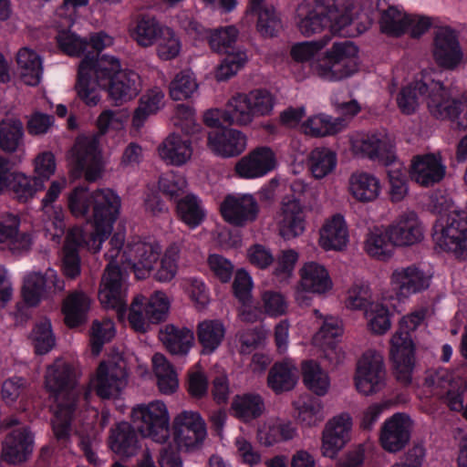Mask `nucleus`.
Segmentation results:
<instances>
[{
    "mask_svg": "<svg viewBox=\"0 0 467 467\" xmlns=\"http://www.w3.org/2000/svg\"><path fill=\"white\" fill-rule=\"evenodd\" d=\"M207 146L217 156L233 158L245 150L247 138L242 131L226 127L210 131Z\"/></svg>",
    "mask_w": 467,
    "mask_h": 467,
    "instance_id": "obj_23",
    "label": "nucleus"
},
{
    "mask_svg": "<svg viewBox=\"0 0 467 467\" xmlns=\"http://www.w3.org/2000/svg\"><path fill=\"white\" fill-rule=\"evenodd\" d=\"M224 122L227 126H246L254 119L246 93L233 96L225 106Z\"/></svg>",
    "mask_w": 467,
    "mask_h": 467,
    "instance_id": "obj_44",
    "label": "nucleus"
},
{
    "mask_svg": "<svg viewBox=\"0 0 467 467\" xmlns=\"http://www.w3.org/2000/svg\"><path fill=\"white\" fill-rule=\"evenodd\" d=\"M412 421L405 413H395L385 420L380 429L379 441L389 452L400 451L409 443Z\"/></svg>",
    "mask_w": 467,
    "mask_h": 467,
    "instance_id": "obj_18",
    "label": "nucleus"
},
{
    "mask_svg": "<svg viewBox=\"0 0 467 467\" xmlns=\"http://www.w3.org/2000/svg\"><path fill=\"white\" fill-rule=\"evenodd\" d=\"M429 111L436 119L450 120L454 130L467 129V99L451 98L442 84H434Z\"/></svg>",
    "mask_w": 467,
    "mask_h": 467,
    "instance_id": "obj_10",
    "label": "nucleus"
},
{
    "mask_svg": "<svg viewBox=\"0 0 467 467\" xmlns=\"http://www.w3.org/2000/svg\"><path fill=\"white\" fill-rule=\"evenodd\" d=\"M72 172L75 177L84 173L88 182H95L101 177L102 161L98 144L94 140H78L72 148Z\"/></svg>",
    "mask_w": 467,
    "mask_h": 467,
    "instance_id": "obj_15",
    "label": "nucleus"
},
{
    "mask_svg": "<svg viewBox=\"0 0 467 467\" xmlns=\"http://www.w3.org/2000/svg\"><path fill=\"white\" fill-rule=\"evenodd\" d=\"M297 372L292 360L275 362L268 371L267 385L276 394L292 390L297 383Z\"/></svg>",
    "mask_w": 467,
    "mask_h": 467,
    "instance_id": "obj_35",
    "label": "nucleus"
},
{
    "mask_svg": "<svg viewBox=\"0 0 467 467\" xmlns=\"http://www.w3.org/2000/svg\"><path fill=\"white\" fill-rule=\"evenodd\" d=\"M434 84L441 83L434 80H431L430 83L416 81L402 88L397 98L400 111L406 115H410L416 111L420 103L425 100L429 108V102L434 93Z\"/></svg>",
    "mask_w": 467,
    "mask_h": 467,
    "instance_id": "obj_31",
    "label": "nucleus"
},
{
    "mask_svg": "<svg viewBox=\"0 0 467 467\" xmlns=\"http://www.w3.org/2000/svg\"><path fill=\"white\" fill-rule=\"evenodd\" d=\"M156 41L157 54L161 59L171 60L179 55L181 43L171 28L164 27Z\"/></svg>",
    "mask_w": 467,
    "mask_h": 467,
    "instance_id": "obj_62",
    "label": "nucleus"
},
{
    "mask_svg": "<svg viewBox=\"0 0 467 467\" xmlns=\"http://www.w3.org/2000/svg\"><path fill=\"white\" fill-rule=\"evenodd\" d=\"M446 166L440 153L414 156L410 165L411 180L423 187H431L443 180Z\"/></svg>",
    "mask_w": 467,
    "mask_h": 467,
    "instance_id": "obj_22",
    "label": "nucleus"
},
{
    "mask_svg": "<svg viewBox=\"0 0 467 467\" xmlns=\"http://www.w3.org/2000/svg\"><path fill=\"white\" fill-rule=\"evenodd\" d=\"M391 244L389 238L385 231L375 228L370 231L365 242V249L367 253L379 259H386L390 256Z\"/></svg>",
    "mask_w": 467,
    "mask_h": 467,
    "instance_id": "obj_57",
    "label": "nucleus"
},
{
    "mask_svg": "<svg viewBox=\"0 0 467 467\" xmlns=\"http://www.w3.org/2000/svg\"><path fill=\"white\" fill-rule=\"evenodd\" d=\"M348 242V231L340 214H336L320 230L319 244L325 250H343Z\"/></svg>",
    "mask_w": 467,
    "mask_h": 467,
    "instance_id": "obj_38",
    "label": "nucleus"
},
{
    "mask_svg": "<svg viewBox=\"0 0 467 467\" xmlns=\"http://www.w3.org/2000/svg\"><path fill=\"white\" fill-rule=\"evenodd\" d=\"M432 54L439 67L456 68L463 57L456 31L449 26L439 28L434 36Z\"/></svg>",
    "mask_w": 467,
    "mask_h": 467,
    "instance_id": "obj_17",
    "label": "nucleus"
},
{
    "mask_svg": "<svg viewBox=\"0 0 467 467\" xmlns=\"http://www.w3.org/2000/svg\"><path fill=\"white\" fill-rule=\"evenodd\" d=\"M164 94L159 88L149 90L140 99L139 107L135 109L132 124L140 128L143 125L146 119L152 114L157 113L163 106Z\"/></svg>",
    "mask_w": 467,
    "mask_h": 467,
    "instance_id": "obj_49",
    "label": "nucleus"
},
{
    "mask_svg": "<svg viewBox=\"0 0 467 467\" xmlns=\"http://www.w3.org/2000/svg\"><path fill=\"white\" fill-rule=\"evenodd\" d=\"M225 328L219 320H205L197 327V338L204 354L213 353L222 343Z\"/></svg>",
    "mask_w": 467,
    "mask_h": 467,
    "instance_id": "obj_48",
    "label": "nucleus"
},
{
    "mask_svg": "<svg viewBox=\"0 0 467 467\" xmlns=\"http://www.w3.org/2000/svg\"><path fill=\"white\" fill-rule=\"evenodd\" d=\"M238 35L239 31L234 26L218 27L210 33L208 43L214 52L234 54L231 50H234Z\"/></svg>",
    "mask_w": 467,
    "mask_h": 467,
    "instance_id": "obj_54",
    "label": "nucleus"
},
{
    "mask_svg": "<svg viewBox=\"0 0 467 467\" xmlns=\"http://www.w3.org/2000/svg\"><path fill=\"white\" fill-rule=\"evenodd\" d=\"M220 211L229 223L244 226L256 219L259 207L253 195L244 194L240 197L228 195L221 203Z\"/></svg>",
    "mask_w": 467,
    "mask_h": 467,
    "instance_id": "obj_25",
    "label": "nucleus"
},
{
    "mask_svg": "<svg viewBox=\"0 0 467 467\" xmlns=\"http://www.w3.org/2000/svg\"><path fill=\"white\" fill-rule=\"evenodd\" d=\"M192 140L177 132L170 134L158 147L160 157L174 166L185 164L192 158Z\"/></svg>",
    "mask_w": 467,
    "mask_h": 467,
    "instance_id": "obj_32",
    "label": "nucleus"
},
{
    "mask_svg": "<svg viewBox=\"0 0 467 467\" xmlns=\"http://www.w3.org/2000/svg\"><path fill=\"white\" fill-rule=\"evenodd\" d=\"M57 41L61 50L69 56L79 57L88 48L86 39L80 38L70 31L60 32L57 36Z\"/></svg>",
    "mask_w": 467,
    "mask_h": 467,
    "instance_id": "obj_64",
    "label": "nucleus"
},
{
    "mask_svg": "<svg viewBox=\"0 0 467 467\" xmlns=\"http://www.w3.org/2000/svg\"><path fill=\"white\" fill-rule=\"evenodd\" d=\"M387 234L392 245L411 246L420 243L424 236V229L414 212L400 214L387 228Z\"/></svg>",
    "mask_w": 467,
    "mask_h": 467,
    "instance_id": "obj_21",
    "label": "nucleus"
},
{
    "mask_svg": "<svg viewBox=\"0 0 467 467\" xmlns=\"http://www.w3.org/2000/svg\"><path fill=\"white\" fill-rule=\"evenodd\" d=\"M105 90L116 105H120L139 94L140 76L132 70L120 69Z\"/></svg>",
    "mask_w": 467,
    "mask_h": 467,
    "instance_id": "obj_33",
    "label": "nucleus"
},
{
    "mask_svg": "<svg viewBox=\"0 0 467 467\" xmlns=\"http://www.w3.org/2000/svg\"><path fill=\"white\" fill-rule=\"evenodd\" d=\"M246 13L256 17V31L264 38L275 37L283 29L281 13L267 0H250Z\"/></svg>",
    "mask_w": 467,
    "mask_h": 467,
    "instance_id": "obj_26",
    "label": "nucleus"
},
{
    "mask_svg": "<svg viewBox=\"0 0 467 467\" xmlns=\"http://www.w3.org/2000/svg\"><path fill=\"white\" fill-rule=\"evenodd\" d=\"M368 327L375 334H384L390 328L389 311L382 305H371L369 310H366Z\"/></svg>",
    "mask_w": 467,
    "mask_h": 467,
    "instance_id": "obj_63",
    "label": "nucleus"
},
{
    "mask_svg": "<svg viewBox=\"0 0 467 467\" xmlns=\"http://www.w3.org/2000/svg\"><path fill=\"white\" fill-rule=\"evenodd\" d=\"M433 240L444 251L467 259V213L453 212L433 225Z\"/></svg>",
    "mask_w": 467,
    "mask_h": 467,
    "instance_id": "obj_7",
    "label": "nucleus"
},
{
    "mask_svg": "<svg viewBox=\"0 0 467 467\" xmlns=\"http://www.w3.org/2000/svg\"><path fill=\"white\" fill-rule=\"evenodd\" d=\"M254 117L269 115L275 104V96L267 89L258 88L246 93Z\"/></svg>",
    "mask_w": 467,
    "mask_h": 467,
    "instance_id": "obj_60",
    "label": "nucleus"
},
{
    "mask_svg": "<svg viewBox=\"0 0 467 467\" xmlns=\"http://www.w3.org/2000/svg\"><path fill=\"white\" fill-rule=\"evenodd\" d=\"M110 449L123 457H131L139 449L138 434L135 428L127 421H121L111 429L109 436Z\"/></svg>",
    "mask_w": 467,
    "mask_h": 467,
    "instance_id": "obj_36",
    "label": "nucleus"
},
{
    "mask_svg": "<svg viewBox=\"0 0 467 467\" xmlns=\"http://www.w3.org/2000/svg\"><path fill=\"white\" fill-rule=\"evenodd\" d=\"M24 124L16 117H5L0 121V150L15 153L24 145Z\"/></svg>",
    "mask_w": 467,
    "mask_h": 467,
    "instance_id": "obj_40",
    "label": "nucleus"
},
{
    "mask_svg": "<svg viewBox=\"0 0 467 467\" xmlns=\"http://www.w3.org/2000/svg\"><path fill=\"white\" fill-rule=\"evenodd\" d=\"M120 203V198L110 189L90 192L88 187L77 186L67 194V207L72 215L93 223L90 239L99 242L96 250H99L102 242L111 234Z\"/></svg>",
    "mask_w": 467,
    "mask_h": 467,
    "instance_id": "obj_2",
    "label": "nucleus"
},
{
    "mask_svg": "<svg viewBox=\"0 0 467 467\" xmlns=\"http://www.w3.org/2000/svg\"><path fill=\"white\" fill-rule=\"evenodd\" d=\"M8 188L18 202L25 203L34 198L37 192L42 191L44 184L35 176L28 177L22 172H14Z\"/></svg>",
    "mask_w": 467,
    "mask_h": 467,
    "instance_id": "obj_50",
    "label": "nucleus"
},
{
    "mask_svg": "<svg viewBox=\"0 0 467 467\" xmlns=\"http://www.w3.org/2000/svg\"><path fill=\"white\" fill-rule=\"evenodd\" d=\"M120 69L119 60L115 57L101 55L100 57H95L94 55H85L78 66V81L75 87L78 96L88 106H96L100 97L91 80V73L95 76L97 85L105 89Z\"/></svg>",
    "mask_w": 467,
    "mask_h": 467,
    "instance_id": "obj_4",
    "label": "nucleus"
},
{
    "mask_svg": "<svg viewBox=\"0 0 467 467\" xmlns=\"http://www.w3.org/2000/svg\"><path fill=\"white\" fill-rule=\"evenodd\" d=\"M297 26L305 36L328 29L327 35L343 34L352 22L351 16L340 12L336 0H303L297 8Z\"/></svg>",
    "mask_w": 467,
    "mask_h": 467,
    "instance_id": "obj_3",
    "label": "nucleus"
},
{
    "mask_svg": "<svg viewBox=\"0 0 467 467\" xmlns=\"http://www.w3.org/2000/svg\"><path fill=\"white\" fill-rule=\"evenodd\" d=\"M296 420L303 427H314L325 420L322 400L311 394H303L292 402Z\"/></svg>",
    "mask_w": 467,
    "mask_h": 467,
    "instance_id": "obj_34",
    "label": "nucleus"
},
{
    "mask_svg": "<svg viewBox=\"0 0 467 467\" xmlns=\"http://www.w3.org/2000/svg\"><path fill=\"white\" fill-rule=\"evenodd\" d=\"M349 190L353 197L362 202H372L379 194V181L366 172L352 174L349 179Z\"/></svg>",
    "mask_w": 467,
    "mask_h": 467,
    "instance_id": "obj_46",
    "label": "nucleus"
},
{
    "mask_svg": "<svg viewBox=\"0 0 467 467\" xmlns=\"http://www.w3.org/2000/svg\"><path fill=\"white\" fill-rule=\"evenodd\" d=\"M276 159L269 147H259L243 157L235 165L236 173L245 179L265 175L275 168Z\"/></svg>",
    "mask_w": 467,
    "mask_h": 467,
    "instance_id": "obj_28",
    "label": "nucleus"
},
{
    "mask_svg": "<svg viewBox=\"0 0 467 467\" xmlns=\"http://www.w3.org/2000/svg\"><path fill=\"white\" fill-rule=\"evenodd\" d=\"M127 383V372L119 365L101 362L93 381L97 395L101 399H115Z\"/></svg>",
    "mask_w": 467,
    "mask_h": 467,
    "instance_id": "obj_27",
    "label": "nucleus"
},
{
    "mask_svg": "<svg viewBox=\"0 0 467 467\" xmlns=\"http://www.w3.org/2000/svg\"><path fill=\"white\" fill-rule=\"evenodd\" d=\"M90 309V298L81 291L70 293L62 304V313L65 316V323L70 327H78L88 321V314Z\"/></svg>",
    "mask_w": 467,
    "mask_h": 467,
    "instance_id": "obj_37",
    "label": "nucleus"
},
{
    "mask_svg": "<svg viewBox=\"0 0 467 467\" xmlns=\"http://www.w3.org/2000/svg\"><path fill=\"white\" fill-rule=\"evenodd\" d=\"M425 314V310H420L403 317L399 323V328L390 339L389 352L393 361V374L396 379L404 386L411 383L415 364V347L411 332H414L424 320Z\"/></svg>",
    "mask_w": 467,
    "mask_h": 467,
    "instance_id": "obj_5",
    "label": "nucleus"
},
{
    "mask_svg": "<svg viewBox=\"0 0 467 467\" xmlns=\"http://www.w3.org/2000/svg\"><path fill=\"white\" fill-rule=\"evenodd\" d=\"M351 419L342 414L330 420L323 431V455L333 459L349 439Z\"/></svg>",
    "mask_w": 467,
    "mask_h": 467,
    "instance_id": "obj_29",
    "label": "nucleus"
},
{
    "mask_svg": "<svg viewBox=\"0 0 467 467\" xmlns=\"http://www.w3.org/2000/svg\"><path fill=\"white\" fill-rule=\"evenodd\" d=\"M386 370L382 356L375 351L364 353L358 362L355 377L358 391L365 396L377 393L384 388Z\"/></svg>",
    "mask_w": 467,
    "mask_h": 467,
    "instance_id": "obj_13",
    "label": "nucleus"
},
{
    "mask_svg": "<svg viewBox=\"0 0 467 467\" xmlns=\"http://www.w3.org/2000/svg\"><path fill=\"white\" fill-rule=\"evenodd\" d=\"M408 15L394 6H389L381 14L379 25L384 34L400 36L407 31Z\"/></svg>",
    "mask_w": 467,
    "mask_h": 467,
    "instance_id": "obj_55",
    "label": "nucleus"
},
{
    "mask_svg": "<svg viewBox=\"0 0 467 467\" xmlns=\"http://www.w3.org/2000/svg\"><path fill=\"white\" fill-rule=\"evenodd\" d=\"M21 80L28 86H36L43 73L42 60L38 54L28 48H21L16 55Z\"/></svg>",
    "mask_w": 467,
    "mask_h": 467,
    "instance_id": "obj_42",
    "label": "nucleus"
},
{
    "mask_svg": "<svg viewBox=\"0 0 467 467\" xmlns=\"http://www.w3.org/2000/svg\"><path fill=\"white\" fill-rule=\"evenodd\" d=\"M390 279L399 300H402L428 289L431 276L416 265H411L395 269Z\"/></svg>",
    "mask_w": 467,
    "mask_h": 467,
    "instance_id": "obj_20",
    "label": "nucleus"
},
{
    "mask_svg": "<svg viewBox=\"0 0 467 467\" xmlns=\"http://www.w3.org/2000/svg\"><path fill=\"white\" fill-rule=\"evenodd\" d=\"M265 409L264 400L258 394L236 395L231 404L234 415L244 422L259 418Z\"/></svg>",
    "mask_w": 467,
    "mask_h": 467,
    "instance_id": "obj_43",
    "label": "nucleus"
},
{
    "mask_svg": "<svg viewBox=\"0 0 467 467\" xmlns=\"http://www.w3.org/2000/svg\"><path fill=\"white\" fill-rule=\"evenodd\" d=\"M387 168L389 182V195L392 202H400L408 192L406 171L397 158Z\"/></svg>",
    "mask_w": 467,
    "mask_h": 467,
    "instance_id": "obj_56",
    "label": "nucleus"
},
{
    "mask_svg": "<svg viewBox=\"0 0 467 467\" xmlns=\"http://www.w3.org/2000/svg\"><path fill=\"white\" fill-rule=\"evenodd\" d=\"M160 339L170 353L186 355L192 346L194 336L187 327L179 328L173 325H167L160 331Z\"/></svg>",
    "mask_w": 467,
    "mask_h": 467,
    "instance_id": "obj_41",
    "label": "nucleus"
},
{
    "mask_svg": "<svg viewBox=\"0 0 467 467\" xmlns=\"http://www.w3.org/2000/svg\"><path fill=\"white\" fill-rule=\"evenodd\" d=\"M337 165V156L327 148H316L308 156V166L316 179H323L333 171Z\"/></svg>",
    "mask_w": 467,
    "mask_h": 467,
    "instance_id": "obj_52",
    "label": "nucleus"
},
{
    "mask_svg": "<svg viewBox=\"0 0 467 467\" xmlns=\"http://www.w3.org/2000/svg\"><path fill=\"white\" fill-rule=\"evenodd\" d=\"M198 84L190 71H181L169 86L170 97L173 100H183L191 98L197 90Z\"/></svg>",
    "mask_w": 467,
    "mask_h": 467,
    "instance_id": "obj_58",
    "label": "nucleus"
},
{
    "mask_svg": "<svg viewBox=\"0 0 467 467\" xmlns=\"http://www.w3.org/2000/svg\"><path fill=\"white\" fill-rule=\"evenodd\" d=\"M300 285L306 292L324 294L332 287L328 272L316 262H307L299 271Z\"/></svg>",
    "mask_w": 467,
    "mask_h": 467,
    "instance_id": "obj_39",
    "label": "nucleus"
},
{
    "mask_svg": "<svg viewBox=\"0 0 467 467\" xmlns=\"http://www.w3.org/2000/svg\"><path fill=\"white\" fill-rule=\"evenodd\" d=\"M291 194H286L282 200V213L279 221V234L286 240L301 235L305 230V216L301 204V195L306 185L301 181L291 183Z\"/></svg>",
    "mask_w": 467,
    "mask_h": 467,
    "instance_id": "obj_11",
    "label": "nucleus"
},
{
    "mask_svg": "<svg viewBox=\"0 0 467 467\" xmlns=\"http://www.w3.org/2000/svg\"><path fill=\"white\" fill-rule=\"evenodd\" d=\"M46 388L55 396L56 410L52 419L54 438L58 446L67 448L73 435L72 420L87 403L89 392L77 385L72 365L56 361L47 368Z\"/></svg>",
    "mask_w": 467,
    "mask_h": 467,
    "instance_id": "obj_1",
    "label": "nucleus"
},
{
    "mask_svg": "<svg viewBox=\"0 0 467 467\" xmlns=\"http://www.w3.org/2000/svg\"><path fill=\"white\" fill-rule=\"evenodd\" d=\"M34 450V434L28 426L13 430L1 442V461L18 465L28 461Z\"/></svg>",
    "mask_w": 467,
    "mask_h": 467,
    "instance_id": "obj_16",
    "label": "nucleus"
},
{
    "mask_svg": "<svg viewBox=\"0 0 467 467\" xmlns=\"http://www.w3.org/2000/svg\"><path fill=\"white\" fill-rule=\"evenodd\" d=\"M65 288L64 280L59 279L56 271L47 269L44 275L34 273L25 280L22 294L25 302L36 306L42 298Z\"/></svg>",
    "mask_w": 467,
    "mask_h": 467,
    "instance_id": "obj_19",
    "label": "nucleus"
},
{
    "mask_svg": "<svg viewBox=\"0 0 467 467\" xmlns=\"http://www.w3.org/2000/svg\"><path fill=\"white\" fill-rule=\"evenodd\" d=\"M302 378L305 386L317 396H325L329 389L330 381L327 372L315 360H305L301 365Z\"/></svg>",
    "mask_w": 467,
    "mask_h": 467,
    "instance_id": "obj_45",
    "label": "nucleus"
},
{
    "mask_svg": "<svg viewBox=\"0 0 467 467\" xmlns=\"http://www.w3.org/2000/svg\"><path fill=\"white\" fill-rule=\"evenodd\" d=\"M163 29L155 18L142 16L137 21L131 36L140 46L147 47L154 44Z\"/></svg>",
    "mask_w": 467,
    "mask_h": 467,
    "instance_id": "obj_53",
    "label": "nucleus"
},
{
    "mask_svg": "<svg viewBox=\"0 0 467 467\" xmlns=\"http://www.w3.org/2000/svg\"><path fill=\"white\" fill-rule=\"evenodd\" d=\"M176 213L180 220L190 228L200 225L206 215L202 201L192 193L186 194L177 201Z\"/></svg>",
    "mask_w": 467,
    "mask_h": 467,
    "instance_id": "obj_47",
    "label": "nucleus"
},
{
    "mask_svg": "<svg viewBox=\"0 0 467 467\" xmlns=\"http://www.w3.org/2000/svg\"><path fill=\"white\" fill-rule=\"evenodd\" d=\"M174 440L187 451L199 448L206 438V424L199 412L183 410L172 422Z\"/></svg>",
    "mask_w": 467,
    "mask_h": 467,
    "instance_id": "obj_14",
    "label": "nucleus"
},
{
    "mask_svg": "<svg viewBox=\"0 0 467 467\" xmlns=\"http://www.w3.org/2000/svg\"><path fill=\"white\" fill-rule=\"evenodd\" d=\"M131 419L140 433L157 443L170 438V417L166 405L160 400L133 408Z\"/></svg>",
    "mask_w": 467,
    "mask_h": 467,
    "instance_id": "obj_8",
    "label": "nucleus"
},
{
    "mask_svg": "<svg viewBox=\"0 0 467 467\" xmlns=\"http://www.w3.org/2000/svg\"><path fill=\"white\" fill-rule=\"evenodd\" d=\"M161 249L158 244L137 241L129 243L122 254L121 264L138 279H145L158 262Z\"/></svg>",
    "mask_w": 467,
    "mask_h": 467,
    "instance_id": "obj_12",
    "label": "nucleus"
},
{
    "mask_svg": "<svg viewBox=\"0 0 467 467\" xmlns=\"http://www.w3.org/2000/svg\"><path fill=\"white\" fill-rule=\"evenodd\" d=\"M358 47L350 40L335 42L322 59L313 63L312 69L319 78L339 81L358 71Z\"/></svg>",
    "mask_w": 467,
    "mask_h": 467,
    "instance_id": "obj_6",
    "label": "nucleus"
},
{
    "mask_svg": "<svg viewBox=\"0 0 467 467\" xmlns=\"http://www.w3.org/2000/svg\"><path fill=\"white\" fill-rule=\"evenodd\" d=\"M355 148L364 156L388 167L396 159L394 145L391 140L382 133H372L364 135L356 141Z\"/></svg>",
    "mask_w": 467,
    "mask_h": 467,
    "instance_id": "obj_30",
    "label": "nucleus"
},
{
    "mask_svg": "<svg viewBox=\"0 0 467 467\" xmlns=\"http://www.w3.org/2000/svg\"><path fill=\"white\" fill-rule=\"evenodd\" d=\"M102 285L103 288L99 291L101 304L107 308L116 310L119 318H121L127 311V306L121 294L122 277L119 264H108L102 277Z\"/></svg>",
    "mask_w": 467,
    "mask_h": 467,
    "instance_id": "obj_24",
    "label": "nucleus"
},
{
    "mask_svg": "<svg viewBox=\"0 0 467 467\" xmlns=\"http://www.w3.org/2000/svg\"><path fill=\"white\" fill-rule=\"evenodd\" d=\"M144 296L133 299L129 314V321L132 328L140 333L149 330L150 324H158L168 317L170 301L161 291L154 292L144 304Z\"/></svg>",
    "mask_w": 467,
    "mask_h": 467,
    "instance_id": "obj_9",
    "label": "nucleus"
},
{
    "mask_svg": "<svg viewBox=\"0 0 467 467\" xmlns=\"http://www.w3.org/2000/svg\"><path fill=\"white\" fill-rule=\"evenodd\" d=\"M345 119H333L327 115H318L309 118L305 123V132L315 137H323L337 133L345 126Z\"/></svg>",
    "mask_w": 467,
    "mask_h": 467,
    "instance_id": "obj_51",
    "label": "nucleus"
},
{
    "mask_svg": "<svg viewBox=\"0 0 467 467\" xmlns=\"http://www.w3.org/2000/svg\"><path fill=\"white\" fill-rule=\"evenodd\" d=\"M31 338L36 354L44 355L49 352L55 346L50 320L45 319L36 324L31 333Z\"/></svg>",
    "mask_w": 467,
    "mask_h": 467,
    "instance_id": "obj_59",
    "label": "nucleus"
},
{
    "mask_svg": "<svg viewBox=\"0 0 467 467\" xmlns=\"http://www.w3.org/2000/svg\"><path fill=\"white\" fill-rule=\"evenodd\" d=\"M187 188L185 178L180 174L167 173L159 180L160 191L171 200L177 201L183 197Z\"/></svg>",
    "mask_w": 467,
    "mask_h": 467,
    "instance_id": "obj_61",
    "label": "nucleus"
}]
</instances>
